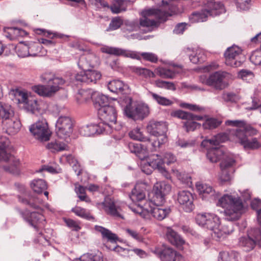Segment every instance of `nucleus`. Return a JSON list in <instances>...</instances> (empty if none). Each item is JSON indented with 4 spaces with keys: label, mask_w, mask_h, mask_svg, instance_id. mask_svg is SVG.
I'll return each mask as SVG.
<instances>
[{
    "label": "nucleus",
    "mask_w": 261,
    "mask_h": 261,
    "mask_svg": "<svg viewBox=\"0 0 261 261\" xmlns=\"http://www.w3.org/2000/svg\"><path fill=\"white\" fill-rule=\"evenodd\" d=\"M105 213L113 217L123 218L121 214L120 202L110 197H107L101 203Z\"/></svg>",
    "instance_id": "20"
},
{
    "label": "nucleus",
    "mask_w": 261,
    "mask_h": 261,
    "mask_svg": "<svg viewBox=\"0 0 261 261\" xmlns=\"http://www.w3.org/2000/svg\"><path fill=\"white\" fill-rule=\"evenodd\" d=\"M10 142L5 137L0 136V162H8V165L4 166V169L12 174H19L20 172V161L8 152L7 148Z\"/></svg>",
    "instance_id": "4"
},
{
    "label": "nucleus",
    "mask_w": 261,
    "mask_h": 261,
    "mask_svg": "<svg viewBox=\"0 0 261 261\" xmlns=\"http://www.w3.org/2000/svg\"><path fill=\"white\" fill-rule=\"evenodd\" d=\"M209 145L208 144V147H206L207 149L206 156L212 163H216L222 159L224 152L219 147L210 148Z\"/></svg>",
    "instance_id": "36"
},
{
    "label": "nucleus",
    "mask_w": 261,
    "mask_h": 261,
    "mask_svg": "<svg viewBox=\"0 0 261 261\" xmlns=\"http://www.w3.org/2000/svg\"><path fill=\"white\" fill-rule=\"evenodd\" d=\"M129 136L133 140L142 142H150V139L144 136L143 133L140 131V129L138 128H136L131 130L129 133Z\"/></svg>",
    "instance_id": "49"
},
{
    "label": "nucleus",
    "mask_w": 261,
    "mask_h": 261,
    "mask_svg": "<svg viewBox=\"0 0 261 261\" xmlns=\"http://www.w3.org/2000/svg\"><path fill=\"white\" fill-rule=\"evenodd\" d=\"M19 200L22 203L29 205L30 207L40 210V206L36 203V199L35 196H28L27 197H19Z\"/></svg>",
    "instance_id": "47"
},
{
    "label": "nucleus",
    "mask_w": 261,
    "mask_h": 261,
    "mask_svg": "<svg viewBox=\"0 0 261 261\" xmlns=\"http://www.w3.org/2000/svg\"><path fill=\"white\" fill-rule=\"evenodd\" d=\"M162 261H180L184 257L170 247H165L160 252Z\"/></svg>",
    "instance_id": "28"
},
{
    "label": "nucleus",
    "mask_w": 261,
    "mask_h": 261,
    "mask_svg": "<svg viewBox=\"0 0 261 261\" xmlns=\"http://www.w3.org/2000/svg\"><path fill=\"white\" fill-rule=\"evenodd\" d=\"M108 88L114 93L125 94L128 92V86L122 81L114 80L109 82Z\"/></svg>",
    "instance_id": "32"
},
{
    "label": "nucleus",
    "mask_w": 261,
    "mask_h": 261,
    "mask_svg": "<svg viewBox=\"0 0 261 261\" xmlns=\"http://www.w3.org/2000/svg\"><path fill=\"white\" fill-rule=\"evenodd\" d=\"M195 220L197 224L210 230L220 227V218L213 213L198 214L196 216Z\"/></svg>",
    "instance_id": "17"
},
{
    "label": "nucleus",
    "mask_w": 261,
    "mask_h": 261,
    "mask_svg": "<svg viewBox=\"0 0 261 261\" xmlns=\"http://www.w3.org/2000/svg\"><path fill=\"white\" fill-rule=\"evenodd\" d=\"M240 129H237L234 132V136L238 140V142L245 149L255 150L261 147V143L256 138L251 139H248L246 133Z\"/></svg>",
    "instance_id": "21"
},
{
    "label": "nucleus",
    "mask_w": 261,
    "mask_h": 261,
    "mask_svg": "<svg viewBox=\"0 0 261 261\" xmlns=\"http://www.w3.org/2000/svg\"><path fill=\"white\" fill-rule=\"evenodd\" d=\"M224 56L226 64L232 67L240 66L245 58L242 50L237 46L228 47L224 53Z\"/></svg>",
    "instance_id": "13"
},
{
    "label": "nucleus",
    "mask_w": 261,
    "mask_h": 261,
    "mask_svg": "<svg viewBox=\"0 0 261 261\" xmlns=\"http://www.w3.org/2000/svg\"><path fill=\"white\" fill-rule=\"evenodd\" d=\"M173 116L186 120L184 122V126L187 132L194 131L197 127H200V124L194 121V120H201L202 117L199 115H194L191 113L186 112L182 110H177L173 113Z\"/></svg>",
    "instance_id": "16"
},
{
    "label": "nucleus",
    "mask_w": 261,
    "mask_h": 261,
    "mask_svg": "<svg viewBox=\"0 0 261 261\" xmlns=\"http://www.w3.org/2000/svg\"><path fill=\"white\" fill-rule=\"evenodd\" d=\"M44 35L51 40L42 38L39 41L41 43L49 47L55 46V44L58 42L57 40L55 39H64L67 37L66 36L62 34L57 33H52L49 32H44Z\"/></svg>",
    "instance_id": "34"
},
{
    "label": "nucleus",
    "mask_w": 261,
    "mask_h": 261,
    "mask_svg": "<svg viewBox=\"0 0 261 261\" xmlns=\"http://www.w3.org/2000/svg\"><path fill=\"white\" fill-rule=\"evenodd\" d=\"M30 131L36 139L42 142L48 141L51 135L47 123L43 121H38L32 124Z\"/></svg>",
    "instance_id": "19"
},
{
    "label": "nucleus",
    "mask_w": 261,
    "mask_h": 261,
    "mask_svg": "<svg viewBox=\"0 0 261 261\" xmlns=\"http://www.w3.org/2000/svg\"><path fill=\"white\" fill-rule=\"evenodd\" d=\"M56 127L58 136L62 139L66 138L73 132V121L69 116H61L57 121Z\"/></svg>",
    "instance_id": "15"
},
{
    "label": "nucleus",
    "mask_w": 261,
    "mask_h": 261,
    "mask_svg": "<svg viewBox=\"0 0 261 261\" xmlns=\"http://www.w3.org/2000/svg\"><path fill=\"white\" fill-rule=\"evenodd\" d=\"M172 171L173 174L183 184L188 186H190L192 184L191 177L188 174L181 172L176 169H172Z\"/></svg>",
    "instance_id": "46"
},
{
    "label": "nucleus",
    "mask_w": 261,
    "mask_h": 261,
    "mask_svg": "<svg viewBox=\"0 0 261 261\" xmlns=\"http://www.w3.org/2000/svg\"><path fill=\"white\" fill-rule=\"evenodd\" d=\"M114 13H119L126 10V6L124 0H116L114 3L109 7Z\"/></svg>",
    "instance_id": "52"
},
{
    "label": "nucleus",
    "mask_w": 261,
    "mask_h": 261,
    "mask_svg": "<svg viewBox=\"0 0 261 261\" xmlns=\"http://www.w3.org/2000/svg\"><path fill=\"white\" fill-rule=\"evenodd\" d=\"M228 139V136L226 134L221 133L215 136L211 139H205L201 144V146L203 147H208V144L210 145H218L220 143L224 142Z\"/></svg>",
    "instance_id": "39"
},
{
    "label": "nucleus",
    "mask_w": 261,
    "mask_h": 261,
    "mask_svg": "<svg viewBox=\"0 0 261 261\" xmlns=\"http://www.w3.org/2000/svg\"><path fill=\"white\" fill-rule=\"evenodd\" d=\"M169 16L168 13L158 9H148L142 12V17L140 18L139 24L141 27L146 28L148 30L156 27L161 21H165Z\"/></svg>",
    "instance_id": "5"
},
{
    "label": "nucleus",
    "mask_w": 261,
    "mask_h": 261,
    "mask_svg": "<svg viewBox=\"0 0 261 261\" xmlns=\"http://www.w3.org/2000/svg\"><path fill=\"white\" fill-rule=\"evenodd\" d=\"M212 231L211 235L212 238L217 241H219L221 239L225 238L226 234H230L229 230H225V227H223L221 229L219 228V227H216V228L211 230Z\"/></svg>",
    "instance_id": "45"
},
{
    "label": "nucleus",
    "mask_w": 261,
    "mask_h": 261,
    "mask_svg": "<svg viewBox=\"0 0 261 261\" xmlns=\"http://www.w3.org/2000/svg\"><path fill=\"white\" fill-rule=\"evenodd\" d=\"M98 116L103 121L106 125L112 127L113 124H115L117 120V112L112 106L98 108Z\"/></svg>",
    "instance_id": "22"
},
{
    "label": "nucleus",
    "mask_w": 261,
    "mask_h": 261,
    "mask_svg": "<svg viewBox=\"0 0 261 261\" xmlns=\"http://www.w3.org/2000/svg\"><path fill=\"white\" fill-rule=\"evenodd\" d=\"M101 51L103 53L112 55L122 56L137 60H140L141 56L144 60L152 63H156L158 60V56L152 53H142L140 55L138 53L134 51L127 50L118 47L107 46L101 47Z\"/></svg>",
    "instance_id": "6"
},
{
    "label": "nucleus",
    "mask_w": 261,
    "mask_h": 261,
    "mask_svg": "<svg viewBox=\"0 0 261 261\" xmlns=\"http://www.w3.org/2000/svg\"><path fill=\"white\" fill-rule=\"evenodd\" d=\"M71 212L82 218L92 221L95 220L94 217L90 214L88 210L81 206H75L71 209Z\"/></svg>",
    "instance_id": "42"
},
{
    "label": "nucleus",
    "mask_w": 261,
    "mask_h": 261,
    "mask_svg": "<svg viewBox=\"0 0 261 261\" xmlns=\"http://www.w3.org/2000/svg\"><path fill=\"white\" fill-rule=\"evenodd\" d=\"M224 12L223 5L220 2L210 1L206 4V8L201 12H196L192 14L194 21L203 22L206 20L208 16L219 15Z\"/></svg>",
    "instance_id": "10"
},
{
    "label": "nucleus",
    "mask_w": 261,
    "mask_h": 261,
    "mask_svg": "<svg viewBox=\"0 0 261 261\" xmlns=\"http://www.w3.org/2000/svg\"><path fill=\"white\" fill-rule=\"evenodd\" d=\"M152 169L158 170L166 178L170 179V175L164 167V162L158 154L152 155L148 162V164L143 167L142 170L147 175L152 172Z\"/></svg>",
    "instance_id": "14"
},
{
    "label": "nucleus",
    "mask_w": 261,
    "mask_h": 261,
    "mask_svg": "<svg viewBox=\"0 0 261 261\" xmlns=\"http://www.w3.org/2000/svg\"><path fill=\"white\" fill-rule=\"evenodd\" d=\"M0 117L2 121L14 117V112L11 105L6 103L0 105Z\"/></svg>",
    "instance_id": "40"
},
{
    "label": "nucleus",
    "mask_w": 261,
    "mask_h": 261,
    "mask_svg": "<svg viewBox=\"0 0 261 261\" xmlns=\"http://www.w3.org/2000/svg\"><path fill=\"white\" fill-rule=\"evenodd\" d=\"M11 93L13 95L19 103H23L27 109L32 113L35 114L39 112L42 104V101H38L37 98L25 90L19 89L12 90Z\"/></svg>",
    "instance_id": "7"
},
{
    "label": "nucleus",
    "mask_w": 261,
    "mask_h": 261,
    "mask_svg": "<svg viewBox=\"0 0 261 261\" xmlns=\"http://www.w3.org/2000/svg\"><path fill=\"white\" fill-rule=\"evenodd\" d=\"M238 9L240 10H246L249 9L251 0H235Z\"/></svg>",
    "instance_id": "60"
},
{
    "label": "nucleus",
    "mask_w": 261,
    "mask_h": 261,
    "mask_svg": "<svg viewBox=\"0 0 261 261\" xmlns=\"http://www.w3.org/2000/svg\"><path fill=\"white\" fill-rule=\"evenodd\" d=\"M166 234L167 239L172 244L176 246L179 249H183L182 246L185 244L186 242L175 231L170 227H167Z\"/></svg>",
    "instance_id": "29"
},
{
    "label": "nucleus",
    "mask_w": 261,
    "mask_h": 261,
    "mask_svg": "<svg viewBox=\"0 0 261 261\" xmlns=\"http://www.w3.org/2000/svg\"><path fill=\"white\" fill-rule=\"evenodd\" d=\"M76 192L81 201H85L87 203L91 202L90 198L86 195L85 187L82 186H79L76 189Z\"/></svg>",
    "instance_id": "57"
},
{
    "label": "nucleus",
    "mask_w": 261,
    "mask_h": 261,
    "mask_svg": "<svg viewBox=\"0 0 261 261\" xmlns=\"http://www.w3.org/2000/svg\"><path fill=\"white\" fill-rule=\"evenodd\" d=\"M42 45H38L36 44H32L30 46L25 44H20L17 46V54L19 57L24 58L29 56H35L37 55V53H33V50L35 48H41Z\"/></svg>",
    "instance_id": "31"
},
{
    "label": "nucleus",
    "mask_w": 261,
    "mask_h": 261,
    "mask_svg": "<svg viewBox=\"0 0 261 261\" xmlns=\"http://www.w3.org/2000/svg\"><path fill=\"white\" fill-rule=\"evenodd\" d=\"M150 94L152 96L153 99L159 105L164 106H169L172 104V101L171 100L165 97L161 96L153 92H150Z\"/></svg>",
    "instance_id": "54"
},
{
    "label": "nucleus",
    "mask_w": 261,
    "mask_h": 261,
    "mask_svg": "<svg viewBox=\"0 0 261 261\" xmlns=\"http://www.w3.org/2000/svg\"><path fill=\"white\" fill-rule=\"evenodd\" d=\"M196 187L199 194L203 197H208L214 200L218 199L217 205L224 208L222 214L225 220L235 221L241 218L244 211V205L240 197L229 194L220 197L219 192L205 183L197 182Z\"/></svg>",
    "instance_id": "1"
},
{
    "label": "nucleus",
    "mask_w": 261,
    "mask_h": 261,
    "mask_svg": "<svg viewBox=\"0 0 261 261\" xmlns=\"http://www.w3.org/2000/svg\"><path fill=\"white\" fill-rule=\"evenodd\" d=\"M4 35L10 40H15L27 36L28 33L25 31L21 29L11 27L5 28L4 29Z\"/></svg>",
    "instance_id": "30"
},
{
    "label": "nucleus",
    "mask_w": 261,
    "mask_h": 261,
    "mask_svg": "<svg viewBox=\"0 0 261 261\" xmlns=\"http://www.w3.org/2000/svg\"><path fill=\"white\" fill-rule=\"evenodd\" d=\"M184 51L187 56H189L191 62L194 64L202 63L205 60L206 57L201 50L194 51L187 48L184 50Z\"/></svg>",
    "instance_id": "33"
},
{
    "label": "nucleus",
    "mask_w": 261,
    "mask_h": 261,
    "mask_svg": "<svg viewBox=\"0 0 261 261\" xmlns=\"http://www.w3.org/2000/svg\"><path fill=\"white\" fill-rule=\"evenodd\" d=\"M123 101L125 103L124 108V113L128 118L134 120L142 119L146 117L148 113L147 106L141 104L133 103L132 98L125 96Z\"/></svg>",
    "instance_id": "8"
},
{
    "label": "nucleus",
    "mask_w": 261,
    "mask_h": 261,
    "mask_svg": "<svg viewBox=\"0 0 261 261\" xmlns=\"http://www.w3.org/2000/svg\"><path fill=\"white\" fill-rule=\"evenodd\" d=\"M100 72L94 70H86L76 74L75 79L76 81L86 84H95L101 78Z\"/></svg>",
    "instance_id": "23"
},
{
    "label": "nucleus",
    "mask_w": 261,
    "mask_h": 261,
    "mask_svg": "<svg viewBox=\"0 0 261 261\" xmlns=\"http://www.w3.org/2000/svg\"><path fill=\"white\" fill-rule=\"evenodd\" d=\"M171 186L165 182H156L153 186L152 196L144 204H139L142 212H146L155 220L162 221L170 214V208L163 206L165 196L171 191Z\"/></svg>",
    "instance_id": "2"
},
{
    "label": "nucleus",
    "mask_w": 261,
    "mask_h": 261,
    "mask_svg": "<svg viewBox=\"0 0 261 261\" xmlns=\"http://www.w3.org/2000/svg\"><path fill=\"white\" fill-rule=\"evenodd\" d=\"M147 130L150 134L161 137V139L158 138L156 140H154L150 143L153 147L151 149L152 151L155 150L156 147H160L167 141L166 134L168 130V127L165 122L151 120L149 121L147 126Z\"/></svg>",
    "instance_id": "9"
},
{
    "label": "nucleus",
    "mask_w": 261,
    "mask_h": 261,
    "mask_svg": "<svg viewBox=\"0 0 261 261\" xmlns=\"http://www.w3.org/2000/svg\"><path fill=\"white\" fill-rule=\"evenodd\" d=\"M132 70L137 75L145 79L154 77L155 76L152 71L145 68L134 66Z\"/></svg>",
    "instance_id": "44"
},
{
    "label": "nucleus",
    "mask_w": 261,
    "mask_h": 261,
    "mask_svg": "<svg viewBox=\"0 0 261 261\" xmlns=\"http://www.w3.org/2000/svg\"><path fill=\"white\" fill-rule=\"evenodd\" d=\"M256 244L261 246L260 229H252L247 236L241 237L239 240V245L245 248L246 251L253 249Z\"/></svg>",
    "instance_id": "11"
},
{
    "label": "nucleus",
    "mask_w": 261,
    "mask_h": 261,
    "mask_svg": "<svg viewBox=\"0 0 261 261\" xmlns=\"http://www.w3.org/2000/svg\"><path fill=\"white\" fill-rule=\"evenodd\" d=\"M159 73L160 76L164 78L173 79L175 74L174 71L171 69L166 68H161L159 70Z\"/></svg>",
    "instance_id": "62"
},
{
    "label": "nucleus",
    "mask_w": 261,
    "mask_h": 261,
    "mask_svg": "<svg viewBox=\"0 0 261 261\" xmlns=\"http://www.w3.org/2000/svg\"><path fill=\"white\" fill-rule=\"evenodd\" d=\"M41 81L47 85H35L32 90L38 95L49 97L52 96L62 88L65 81L62 77H58L51 73H44L41 75Z\"/></svg>",
    "instance_id": "3"
},
{
    "label": "nucleus",
    "mask_w": 261,
    "mask_h": 261,
    "mask_svg": "<svg viewBox=\"0 0 261 261\" xmlns=\"http://www.w3.org/2000/svg\"><path fill=\"white\" fill-rule=\"evenodd\" d=\"M94 229L97 232L101 233L102 239L103 240H107L111 243H116L118 240V237L115 233H113L111 230L105 227L95 225Z\"/></svg>",
    "instance_id": "37"
},
{
    "label": "nucleus",
    "mask_w": 261,
    "mask_h": 261,
    "mask_svg": "<svg viewBox=\"0 0 261 261\" xmlns=\"http://www.w3.org/2000/svg\"><path fill=\"white\" fill-rule=\"evenodd\" d=\"M3 129L5 130L6 133L13 135L16 134L19 130L21 126L20 122L15 117L2 121Z\"/></svg>",
    "instance_id": "27"
},
{
    "label": "nucleus",
    "mask_w": 261,
    "mask_h": 261,
    "mask_svg": "<svg viewBox=\"0 0 261 261\" xmlns=\"http://www.w3.org/2000/svg\"><path fill=\"white\" fill-rule=\"evenodd\" d=\"M98 58L94 54L88 53L80 57L78 66L83 71H86L89 70V68L94 66Z\"/></svg>",
    "instance_id": "26"
},
{
    "label": "nucleus",
    "mask_w": 261,
    "mask_h": 261,
    "mask_svg": "<svg viewBox=\"0 0 261 261\" xmlns=\"http://www.w3.org/2000/svg\"><path fill=\"white\" fill-rule=\"evenodd\" d=\"M192 194L188 191H181L178 193L177 200L186 212H191L194 208Z\"/></svg>",
    "instance_id": "24"
},
{
    "label": "nucleus",
    "mask_w": 261,
    "mask_h": 261,
    "mask_svg": "<svg viewBox=\"0 0 261 261\" xmlns=\"http://www.w3.org/2000/svg\"><path fill=\"white\" fill-rule=\"evenodd\" d=\"M222 98L224 101L231 102H236L240 99V97L238 95L231 92L223 93Z\"/></svg>",
    "instance_id": "58"
},
{
    "label": "nucleus",
    "mask_w": 261,
    "mask_h": 261,
    "mask_svg": "<svg viewBox=\"0 0 261 261\" xmlns=\"http://www.w3.org/2000/svg\"><path fill=\"white\" fill-rule=\"evenodd\" d=\"M225 124L237 127H243L244 132L254 131V129L250 125H246V122L242 120H227L225 121Z\"/></svg>",
    "instance_id": "48"
},
{
    "label": "nucleus",
    "mask_w": 261,
    "mask_h": 261,
    "mask_svg": "<svg viewBox=\"0 0 261 261\" xmlns=\"http://www.w3.org/2000/svg\"><path fill=\"white\" fill-rule=\"evenodd\" d=\"M227 74L226 72L216 71L208 77L201 75L200 81L201 83L212 87L216 90H222L225 88L224 79Z\"/></svg>",
    "instance_id": "12"
},
{
    "label": "nucleus",
    "mask_w": 261,
    "mask_h": 261,
    "mask_svg": "<svg viewBox=\"0 0 261 261\" xmlns=\"http://www.w3.org/2000/svg\"><path fill=\"white\" fill-rule=\"evenodd\" d=\"M75 261H103V258L101 253L99 254L86 253L82 255Z\"/></svg>",
    "instance_id": "53"
},
{
    "label": "nucleus",
    "mask_w": 261,
    "mask_h": 261,
    "mask_svg": "<svg viewBox=\"0 0 261 261\" xmlns=\"http://www.w3.org/2000/svg\"><path fill=\"white\" fill-rule=\"evenodd\" d=\"M20 213L24 220L33 226L36 231H39L37 223L44 220V217L41 214L36 212L31 213L28 210L20 211Z\"/></svg>",
    "instance_id": "25"
},
{
    "label": "nucleus",
    "mask_w": 261,
    "mask_h": 261,
    "mask_svg": "<svg viewBox=\"0 0 261 261\" xmlns=\"http://www.w3.org/2000/svg\"><path fill=\"white\" fill-rule=\"evenodd\" d=\"M250 61L255 65L261 64V49L253 51L250 57Z\"/></svg>",
    "instance_id": "59"
},
{
    "label": "nucleus",
    "mask_w": 261,
    "mask_h": 261,
    "mask_svg": "<svg viewBox=\"0 0 261 261\" xmlns=\"http://www.w3.org/2000/svg\"><path fill=\"white\" fill-rule=\"evenodd\" d=\"M123 24V20L119 17L112 19L110 24L109 28L112 30H115L119 29Z\"/></svg>",
    "instance_id": "61"
},
{
    "label": "nucleus",
    "mask_w": 261,
    "mask_h": 261,
    "mask_svg": "<svg viewBox=\"0 0 261 261\" xmlns=\"http://www.w3.org/2000/svg\"><path fill=\"white\" fill-rule=\"evenodd\" d=\"M222 159V161L220 164L221 169L229 170L236 163V161L232 157L226 155L224 154Z\"/></svg>",
    "instance_id": "50"
},
{
    "label": "nucleus",
    "mask_w": 261,
    "mask_h": 261,
    "mask_svg": "<svg viewBox=\"0 0 261 261\" xmlns=\"http://www.w3.org/2000/svg\"><path fill=\"white\" fill-rule=\"evenodd\" d=\"M251 206L252 209L256 210L257 221L261 226V200L258 199H255L251 201Z\"/></svg>",
    "instance_id": "55"
},
{
    "label": "nucleus",
    "mask_w": 261,
    "mask_h": 261,
    "mask_svg": "<svg viewBox=\"0 0 261 261\" xmlns=\"http://www.w3.org/2000/svg\"><path fill=\"white\" fill-rule=\"evenodd\" d=\"M221 123V122L215 118L207 119L203 124L204 129H213L217 128Z\"/></svg>",
    "instance_id": "56"
},
{
    "label": "nucleus",
    "mask_w": 261,
    "mask_h": 261,
    "mask_svg": "<svg viewBox=\"0 0 261 261\" xmlns=\"http://www.w3.org/2000/svg\"><path fill=\"white\" fill-rule=\"evenodd\" d=\"M129 197L133 201L139 202L138 205L139 207V204H144L147 201L145 200V191L143 189H140L139 185H136L132 190Z\"/></svg>",
    "instance_id": "35"
},
{
    "label": "nucleus",
    "mask_w": 261,
    "mask_h": 261,
    "mask_svg": "<svg viewBox=\"0 0 261 261\" xmlns=\"http://www.w3.org/2000/svg\"><path fill=\"white\" fill-rule=\"evenodd\" d=\"M127 147L130 152L136 154L141 160H144L148 156L146 149H143L140 144L130 142Z\"/></svg>",
    "instance_id": "38"
},
{
    "label": "nucleus",
    "mask_w": 261,
    "mask_h": 261,
    "mask_svg": "<svg viewBox=\"0 0 261 261\" xmlns=\"http://www.w3.org/2000/svg\"><path fill=\"white\" fill-rule=\"evenodd\" d=\"M66 225L71 228L72 230L79 231L81 229L79 224L75 221L71 219H64Z\"/></svg>",
    "instance_id": "63"
},
{
    "label": "nucleus",
    "mask_w": 261,
    "mask_h": 261,
    "mask_svg": "<svg viewBox=\"0 0 261 261\" xmlns=\"http://www.w3.org/2000/svg\"><path fill=\"white\" fill-rule=\"evenodd\" d=\"M83 100L88 101L92 99L95 108L98 111V108L107 107L109 105L108 97L97 92L91 93L89 91H82L79 93Z\"/></svg>",
    "instance_id": "18"
},
{
    "label": "nucleus",
    "mask_w": 261,
    "mask_h": 261,
    "mask_svg": "<svg viewBox=\"0 0 261 261\" xmlns=\"http://www.w3.org/2000/svg\"><path fill=\"white\" fill-rule=\"evenodd\" d=\"M98 127V126L96 124L86 125L80 127L79 132L83 136L89 137L96 133L99 134Z\"/></svg>",
    "instance_id": "41"
},
{
    "label": "nucleus",
    "mask_w": 261,
    "mask_h": 261,
    "mask_svg": "<svg viewBox=\"0 0 261 261\" xmlns=\"http://www.w3.org/2000/svg\"><path fill=\"white\" fill-rule=\"evenodd\" d=\"M47 148L53 152L63 151L66 149V145L65 143L58 142H51L47 144Z\"/></svg>",
    "instance_id": "51"
},
{
    "label": "nucleus",
    "mask_w": 261,
    "mask_h": 261,
    "mask_svg": "<svg viewBox=\"0 0 261 261\" xmlns=\"http://www.w3.org/2000/svg\"><path fill=\"white\" fill-rule=\"evenodd\" d=\"M155 85L158 87L172 89L174 88V84L172 83L166 82L162 80L155 81Z\"/></svg>",
    "instance_id": "64"
},
{
    "label": "nucleus",
    "mask_w": 261,
    "mask_h": 261,
    "mask_svg": "<svg viewBox=\"0 0 261 261\" xmlns=\"http://www.w3.org/2000/svg\"><path fill=\"white\" fill-rule=\"evenodd\" d=\"M31 187L35 193L41 194L47 189V184L43 179H34L31 182Z\"/></svg>",
    "instance_id": "43"
}]
</instances>
